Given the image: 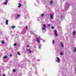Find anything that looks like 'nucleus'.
Wrapping results in <instances>:
<instances>
[{"instance_id": "f257e3e1", "label": "nucleus", "mask_w": 76, "mask_h": 76, "mask_svg": "<svg viewBox=\"0 0 76 76\" xmlns=\"http://www.w3.org/2000/svg\"><path fill=\"white\" fill-rule=\"evenodd\" d=\"M45 28H46V26L45 24L43 25V26H42V31H44V30H46Z\"/></svg>"}, {"instance_id": "f03ea898", "label": "nucleus", "mask_w": 76, "mask_h": 76, "mask_svg": "<svg viewBox=\"0 0 76 76\" xmlns=\"http://www.w3.org/2000/svg\"><path fill=\"white\" fill-rule=\"evenodd\" d=\"M54 35L56 37H57L58 35L57 34V31L56 30H54Z\"/></svg>"}, {"instance_id": "7ed1b4c3", "label": "nucleus", "mask_w": 76, "mask_h": 76, "mask_svg": "<svg viewBox=\"0 0 76 76\" xmlns=\"http://www.w3.org/2000/svg\"><path fill=\"white\" fill-rule=\"evenodd\" d=\"M56 58H57V60H56V61H57V63H59L60 61V58H59L58 57H57Z\"/></svg>"}, {"instance_id": "20e7f679", "label": "nucleus", "mask_w": 76, "mask_h": 76, "mask_svg": "<svg viewBox=\"0 0 76 76\" xmlns=\"http://www.w3.org/2000/svg\"><path fill=\"white\" fill-rule=\"evenodd\" d=\"M36 39H37V42H38V43H39V42H40V41H39V39L38 38H37Z\"/></svg>"}, {"instance_id": "39448f33", "label": "nucleus", "mask_w": 76, "mask_h": 76, "mask_svg": "<svg viewBox=\"0 0 76 76\" xmlns=\"http://www.w3.org/2000/svg\"><path fill=\"white\" fill-rule=\"evenodd\" d=\"M60 44L61 46L62 47H64L63 44V43L62 42H60Z\"/></svg>"}, {"instance_id": "423d86ee", "label": "nucleus", "mask_w": 76, "mask_h": 76, "mask_svg": "<svg viewBox=\"0 0 76 76\" xmlns=\"http://www.w3.org/2000/svg\"><path fill=\"white\" fill-rule=\"evenodd\" d=\"M50 18H52V19H53V15L52 14H50Z\"/></svg>"}, {"instance_id": "0eeeda50", "label": "nucleus", "mask_w": 76, "mask_h": 76, "mask_svg": "<svg viewBox=\"0 0 76 76\" xmlns=\"http://www.w3.org/2000/svg\"><path fill=\"white\" fill-rule=\"evenodd\" d=\"M6 25H8V20H6Z\"/></svg>"}, {"instance_id": "6e6552de", "label": "nucleus", "mask_w": 76, "mask_h": 76, "mask_svg": "<svg viewBox=\"0 0 76 76\" xmlns=\"http://www.w3.org/2000/svg\"><path fill=\"white\" fill-rule=\"evenodd\" d=\"M21 6H22V4L20 3H19L18 7H21Z\"/></svg>"}, {"instance_id": "1a4fd4ad", "label": "nucleus", "mask_w": 76, "mask_h": 76, "mask_svg": "<svg viewBox=\"0 0 76 76\" xmlns=\"http://www.w3.org/2000/svg\"><path fill=\"white\" fill-rule=\"evenodd\" d=\"M75 31H73L72 32V34L73 35L75 34Z\"/></svg>"}, {"instance_id": "9d476101", "label": "nucleus", "mask_w": 76, "mask_h": 76, "mask_svg": "<svg viewBox=\"0 0 76 76\" xmlns=\"http://www.w3.org/2000/svg\"><path fill=\"white\" fill-rule=\"evenodd\" d=\"M28 51V52L29 53H31V51L29 49L27 50Z\"/></svg>"}, {"instance_id": "9b49d317", "label": "nucleus", "mask_w": 76, "mask_h": 76, "mask_svg": "<svg viewBox=\"0 0 76 76\" xmlns=\"http://www.w3.org/2000/svg\"><path fill=\"white\" fill-rule=\"evenodd\" d=\"M16 27H15V26H11V28L12 29H13L14 28H15Z\"/></svg>"}, {"instance_id": "f8f14e48", "label": "nucleus", "mask_w": 76, "mask_h": 76, "mask_svg": "<svg viewBox=\"0 0 76 76\" xmlns=\"http://www.w3.org/2000/svg\"><path fill=\"white\" fill-rule=\"evenodd\" d=\"M76 47H74V53H75V52H76Z\"/></svg>"}, {"instance_id": "ddd939ff", "label": "nucleus", "mask_w": 76, "mask_h": 76, "mask_svg": "<svg viewBox=\"0 0 76 76\" xmlns=\"http://www.w3.org/2000/svg\"><path fill=\"white\" fill-rule=\"evenodd\" d=\"M50 4H53V1H50Z\"/></svg>"}, {"instance_id": "4468645a", "label": "nucleus", "mask_w": 76, "mask_h": 76, "mask_svg": "<svg viewBox=\"0 0 76 76\" xmlns=\"http://www.w3.org/2000/svg\"><path fill=\"white\" fill-rule=\"evenodd\" d=\"M3 58H7V56H4Z\"/></svg>"}, {"instance_id": "2eb2a0df", "label": "nucleus", "mask_w": 76, "mask_h": 76, "mask_svg": "<svg viewBox=\"0 0 76 76\" xmlns=\"http://www.w3.org/2000/svg\"><path fill=\"white\" fill-rule=\"evenodd\" d=\"M44 16V14H42V15H41V16H42V17H43V16Z\"/></svg>"}, {"instance_id": "dca6fc26", "label": "nucleus", "mask_w": 76, "mask_h": 76, "mask_svg": "<svg viewBox=\"0 0 76 76\" xmlns=\"http://www.w3.org/2000/svg\"><path fill=\"white\" fill-rule=\"evenodd\" d=\"M13 72H16V70H15V69H14L13 70Z\"/></svg>"}, {"instance_id": "f3484780", "label": "nucleus", "mask_w": 76, "mask_h": 76, "mask_svg": "<svg viewBox=\"0 0 76 76\" xmlns=\"http://www.w3.org/2000/svg\"><path fill=\"white\" fill-rule=\"evenodd\" d=\"M52 43H53V44L55 43V42H54V40H53V41H52Z\"/></svg>"}, {"instance_id": "a211bd4d", "label": "nucleus", "mask_w": 76, "mask_h": 76, "mask_svg": "<svg viewBox=\"0 0 76 76\" xmlns=\"http://www.w3.org/2000/svg\"><path fill=\"white\" fill-rule=\"evenodd\" d=\"M20 17V15H17V17L18 18H19Z\"/></svg>"}, {"instance_id": "6ab92c4d", "label": "nucleus", "mask_w": 76, "mask_h": 76, "mask_svg": "<svg viewBox=\"0 0 76 76\" xmlns=\"http://www.w3.org/2000/svg\"><path fill=\"white\" fill-rule=\"evenodd\" d=\"M4 41H2V42H1L2 44H4Z\"/></svg>"}, {"instance_id": "aec40b11", "label": "nucleus", "mask_w": 76, "mask_h": 76, "mask_svg": "<svg viewBox=\"0 0 76 76\" xmlns=\"http://www.w3.org/2000/svg\"><path fill=\"white\" fill-rule=\"evenodd\" d=\"M16 43H15L14 44V46H16Z\"/></svg>"}, {"instance_id": "412c9836", "label": "nucleus", "mask_w": 76, "mask_h": 76, "mask_svg": "<svg viewBox=\"0 0 76 76\" xmlns=\"http://www.w3.org/2000/svg\"><path fill=\"white\" fill-rule=\"evenodd\" d=\"M7 4V2L4 3V4H5V5H6V4Z\"/></svg>"}, {"instance_id": "4be33fe9", "label": "nucleus", "mask_w": 76, "mask_h": 76, "mask_svg": "<svg viewBox=\"0 0 76 76\" xmlns=\"http://www.w3.org/2000/svg\"><path fill=\"white\" fill-rule=\"evenodd\" d=\"M54 27L53 26H52V27H51V29H54Z\"/></svg>"}, {"instance_id": "5701e85b", "label": "nucleus", "mask_w": 76, "mask_h": 76, "mask_svg": "<svg viewBox=\"0 0 76 76\" xmlns=\"http://www.w3.org/2000/svg\"><path fill=\"white\" fill-rule=\"evenodd\" d=\"M18 55H20V53H19V52H18Z\"/></svg>"}, {"instance_id": "b1692460", "label": "nucleus", "mask_w": 76, "mask_h": 76, "mask_svg": "<svg viewBox=\"0 0 76 76\" xmlns=\"http://www.w3.org/2000/svg\"><path fill=\"white\" fill-rule=\"evenodd\" d=\"M60 54H61V55H63V53H61Z\"/></svg>"}, {"instance_id": "393cba45", "label": "nucleus", "mask_w": 76, "mask_h": 76, "mask_svg": "<svg viewBox=\"0 0 76 76\" xmlns=\"http://www.w3.org/2000/svg\"><path fill=\"white\" fill-rule=\"evenodd\" d=\"M10 57H12V55L11 54H10Z\"/></svg>"}, {"instance_id": "a878e982", "label": "nucleus", "mask_w": 76, "mask_h": 76, "mask_svg": "<svg viewBox=\"0 0 76 76\" xmlns=\"http://www.w3.org/2000/svg\"><path fill=\"white\" fill-rule=\"evenodd\" d=\"M26 29H28V27H27V26H26Z\"/></svg>"}, {"instance_id": "bb28decb", "label": "nucleus", "mask_w": 76, "mask_h": 76, "mask_svg": "<svg viewBox=\"0 0 76 76\" xmlns=\"http://www.w3.org/2000/svg\"><path fill=\"white\" fill-rule=\"evenodd\" d=\"M39 49H40V48H41V46H39Z\"/></svg>"}, {"instance_id": "cd10ccee", "label": "nucleus", "mask_w": 76, "mask_h": 76, "mask_svg": "<svg viewBox=\"0 0 76 76\" xmlns=\"http://www.w3.org/2000/svg\"><path fill=\"white\" fill-rule=\"evenodd\" d=\"M3 76H6V75H5V74H3Z\"/></svg>"}, {"instance_id": "c85d7f7f", "label": "nucleus", "mask_w": 76, "mask_h": 76, "mask_svg": "<svg viewBox=\"0 0 76 76\" xmlns=\"http://www.w3.org/2000/svg\"><path fill=\"white\" fill-rule=\"evenodd\" d=\"M6 2H8V1L7 0H6Z\"/></svg>"}, {"instance_id": "c756f323", "label": "nucleus", "mask_w": 76, "mask_h": 76, "mask_svg": "<svg viewBox=\"0 0 76 76\" xmlns=\"http://www.w3.org/2000/svg\"><path fill=\"white\" fill-rule=\"evenodd\" d=\"M48 26H50V24H48Z\"/></svg>"}, {"instance_id": "7c9ffc66", "label": "nucleus", "mask_w": 76, "mask_h": 76, "mask_svg": "<svg viewBox=\"0 0 76 76\" xmlns=\"http://www.w3.org/2000/svg\"><path fill=\"white\" fill-rule=\"evenodd\" d=\"M27 47H29V45L27 46Z\"/></svg>"}, {"instance_id": "2f4dec72", "label": "nucleus", "mask_w": 76, "mask_h": 76, "mask_svg": "<svg viewBox=\"0 0 76 76\" xmlns=\"http://www.w3.org/2000/svg\"><path fill=\"white\" fill-rule=\"evenodd\" d=\"M39 38H40V37H39Z\"/></svg>"}, {"instance_id": "473e14b6", "label": "nucleus", "mask_w": 76, "mask_h": 76, "mask_svg": "<svg viewBox=\"0 0 76 76\" xmlns=\"http://www.w3.org/2000/svg\"><path fill=\"white\" fill-rule=\"evenodd\" d=\"M75 70L76 71V68L75 69Z\"/></svg>"}, {"instance_id": "72a5a7b5", "label": "nucleus", "mask_w": 76, "mask_h": 76, "mask_svg": "<svg viewBox=\"0 0 76 76\" xmlns=\"http://www.w3.org/2000/svg\"><path fill=\"white\" fill-rule=\"evenodd\" d=\"M65 76H66V75H65Z\"/></svg>"}]
</instances>
